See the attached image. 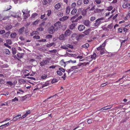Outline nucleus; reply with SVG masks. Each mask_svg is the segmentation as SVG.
<instances>
[{"label": "nucleus", "mask_w": 130, "mask_h": 130, "mask_svg": "<svg viewBox=\"0 0 130 130\" xmlns=\"http://www.w3.org/2000/svg\"><path fill=\"white\" fill-rule=\"evenodd\" d=\"M17 34L15 32H13L10 35V36L11 38H14L16 36Z\"/></svg>", "instance_id": "nucleus-28"}, {"label": "nucleus", "mask_w": 130, "mask_h": 130, "mask_svg": "<svg viewBox=\"0 0 130 130\" xmlns=\"http://www.w3.org/2000/svg\"><path fill=\"white\" fill-rule=\"evenodd\" d=\"M67 46L68 47H69L72 49L73 48V45H70V44H67Z\"/></svg>", "instance_id": "nucleus-54"}, {"label": "nucleus", "mask_w": 130, "mask_h": 130, "mask_svg": "<svg viewBox=\"0 0 130 130\" xmlns=\"http://www.w3.org/2000/svg\"><path fill=\"white\" fill-rule=\"evenodd\" d=\"M30 113V111L29 110L27 111L26 113L22 117V119L24 118L27 116L28 114Z\"/></svg>", "instance_id": "nucleus-13"}, {"label": "nucleus", "mask_w": 130, "mask_h": 130, "mask_svg": "<svg viewBox=\"0 0 130 130\" xmlns=\"http://www.w3.org/2000/svg\"><path fill=\"white\" fill-rule=\"evenodd\" d=\"M5 52L6 54L9 55L10 53V52L9 50L8 49H6V50Z\"/></svg>", "instance_id": "nucleus-51"}, {"label": "nucleus", "mask_w": 130, "mask_h": 130, "mask_svg": "<svg viewBox=\"0 0 130 130\" xmlns=\"http://www.w3.org/2000/svg\"><path fill=\"white\" fill-rule=\"evenodd\" d=\"M45 37L47 39H50L52 38V36L51 35H46Z\"/></svg>", "instance_id": "nucleus-29"}, {"label": "nucleus", "mask_w": 130, "mask_h": 130, "mask_svg": "<svg viewBox=\"0 0 130 130\" xmlns=\"http://www.w3.org/2000/svg\"><path fill=\"white\" fill-rule=\"evenodd\" d=\"M95 2L97 4H99L101 3V0H95Z\"/></svg>", "instance_id": "nucleus-61"}, {"label": "nucleus", "mask_w": 130, "mask_h": 130, "mask_svg": "<svg viewBox=\"0 0 130 130\" xmlns=\"http://www.w3.org/2000/svg\"><path fill=\"white\" fill-rule=\"evenodd\" d=\"M49 62L50 61L48 60H43L40 62V66H44Z\"/></svg>", "instance_id": "nucleus-3"}, {"label": "nucleus", "mask_w": 130, "mask_h": 130, "mask_svg": "<svg viewBox=\"0 0 130 130\" xmlns=\"http://www.w3.org/2000/svg\"><path fill=\"white\" fill-rule=\"evenodd\" d=\"M44 29L42 27H39L37 28L36 30L38 31H43Z\"/></svg>", "instance_id": "nucleus-36"}, {"label": "nucleus", "mask_w": 130, "mask_h": 130, "mask_svg": "<svg viewBox=\"0 0 130 130\" xmlns=\"http://www.w3.org/2000/svg\"><path fill=\"white\" fill-rule=\"evenodd\" d=\"M24 55L23 53H19L17 54V57L19 58H22Z\"/></svg>", "instance_id": "nucleus-18"}, {"label": "nucleus", "mask_w": 130, "mask_h": 130, "mask_svg": "<svg viewBox=\"0 0 130 130\" xmlns=\"http://www.w3.org/2000/svg\"><path fill=\"white\" fill-rule=\"evenodd\" d=\"M10 34V31H9L7 32L5 35V37H8Z\"/></svg>", "instance_id": "nucleus-43"}, {"label": "nucleus", "mask_w": 130, "mask_h": 130, "mask_svg": "<svg viewBox=\"0 0 130 130\" xmlns=\"http://www.w3.org/2000/svg\"><path fill=\"white\" fill-rule=\"evenodd\" d=\"M85 28V26L83 25H81L78 27V29L80 31H82Z\"/></svg>", "instance_id": "nucleus-7"}, {"label": "nucleus", "mask_w": 130, "mask_h": 130, "mask_svg": "<svg viewBox=\"0 0 130 130\" xmlns=\"http://www.w3.org/2000/svg\"><path fill=\"white\" fill-rule=\"evenodd\" d=\"M76 6V4L75 3H73L72 4L71 6V8H74Z\"/></svg>", "instance_id": "nucleus-45"}, {"label": "nucleus", "mask_w": 130, "mask_h": 130, "mask_svg": "<svg viewBox=\"0 0 130 130\" xmlns=\"http://www.w3.org/2000/svg\"><path fill=\"white\" fill-rule=\"evenodd\" d=\"M55 44V43L54 42L51 43L50 44H47L46 45V46L47 47H50L53 45Z\"/></svg>", "instance_id": "nucleus-30"}, {"label": "nucleus", "mask_w": 130, "mask_h": 130, "mask_svg": "<svg viewBox=\"0 0 130 130\" xmlns=\"http://www.w3.org/2000/svg\"><path fill=\"white\" fill-rule=\"evenodd\" d=\"M45 22H43L40 25V26L42 27H43L44 25V24L45 23Z\"/></svg>", "instance_id": "nucleus-64"}, {"label": "nucleus", "mask_w": 130, "mask_h": 130, "mask_svg": "<svg viewBox=\"0 0 130 130\" xmlns=\"http://www.w3.org/2000/svg\"><path fill=\"white\" fill-rule=\"evenodd\" d=\"M12 28V26L11 25H7L5 27V29L7 30H9Z\"/></svg>", "instance_id": "nucleus-25"}, {"label": "nucleus", "mask_w": 130, "mask_h": 130, "mask_svg": "<svg viewBox=\"0 0 130 130\" xmlns=\"http://www.w3.org/2000/svg\"><path fill=\"white\" fill-rule=\"evenodd\" d=\"M78 68H79L77 66H73L71 67L70 69L71 70H72V71H73L74 69H77Z\"/></svg>", "instance_id": "nucleus-21"}, {"label": "nucleus", "mask_w": 130, "mask_h": 130, "mask_svg": "<svg viewBox=\"0 0 130 130\" xmlns=\"http://www.w3.org/2000/svg\"><path fill=\"white\" fill-rule=\"evenodd\" d=\"M89 45L88 43H86L84 45H83L82 46V48H86L88 47L89 46Z\"/></svg>", "instance_id": "nucleus-16"}, {"label": "nucleus", "mask_w": 130, "mask_h": 130, "mask_svg": "<svg viewBox=\"0 0 130 130\" xmlns=\"http://www.w3.org/2000/svg\"><path fill=\"white\" fill-rule=\"evenodd\" d=\"M87 11L86 10H83L82 12V15L83 16H85L86 14Z\"/></svg>", "instance_id": "nucleus-42"}, {"label": "nucleus", "mask_w": 130, "mask_h": 130, "mask_svg": "<svg viewBox=\"0 0 130 130\" xmlns=\"http://www.w3.org/2000/svg\"><path fill=\"white\" fill-rule=\"evenodd\" d=\"M46 40L45 39L39 40H38V42H46Z\"/></svg>", "instance_id": "nucleus-55"}, {"label": "nucleus", "mask_w": 130, "mask_h": 130, "mask_svg": "<svg viewBox=\"0 0 130 130\" xmlns=\"http://www.w3.org/2000/svg\"><path fill=\"white\" fill-rule=\"evenodd\" d=\"M76 16H74L73 17H72L70 19V20H72L71 22L72 23H73L75 22H78V20H77V19L74 20V19H75L76 18Z\"/></svg>", "instance_id": "nucleus-10"}, {"label": "nucleus", "mask_w": 130, "mask_h": 130, "mask_svg": "<svg viewBox=\"0 0 130 130\" xmlns=\"http://www.w3.org/2000/svg\"><path fill=\"white\" fill-rule=\"evenodd\" d=\"M90 24V22L89 20H85L84 22V24L86 26H89Z\"/></svg>", "instance_id": "nucleus-12"}, {"label": "nucleus", "mask_w": 130, "mask_h": 130, "mask_svg": "<svg viewBox=\"0 0 130 130\" xmlns=\"http://www.w3.org/2000/svg\"><path fill=\"white\" fill-rule=\"evenodd\" d=\"M72 33V31L69 29L67 30L64 32V36L67 37L69 36Z\"/></svg>", "instance_id": "nucleus-6"}, {"label": "nucleus", "mask_w": 130, "mask_h": 130, "mask_svg": "<svg viewBox=\"0 0 130 130\" xmlns=\"http://www.w3.org/2000/svg\"><path fill=\"white\" fill-rule=\"evenodd\" d=\"M104 19V18H99L96 20L95 22L94 23V26H95L98 27L100 25V24L102 23L103 22L101 20H103Z\"/></svg>", "instance_id": "nucleus-2"}, {"label": "nucleus", "mask_w": 130, "mask_h": 130, "mask_svg": "<svg viewBox=\"0 0 130 130\" xmlns=\"http://www.w3.org/2000/svg\"><path fill=\"white\" fill-rule=\"evenodd\" d=\"M37 15V14L36 13H33L31 15V17L32 18H34Z\"/></svg>", "instance_id": "nucleus-41"}, {"label": "nucleus", "mask_w": 130, "mask_h": 130, "mask_svg": "<svg viewBox=\"0 0 130 130\" xmlns=\"http://www.w3.org/2000/svg\"><path fill=\"white\" fill-rule=\"evenodd\" d=\"M61 25V22L60 21H58L56 22L54 24V27L56 30H57L60 27Z\"/></svg>", "instance_id": "nucleus-4"}, {"label": "nucleus", "mask_w": 130, "mask_h": 130, "mask_svg": "<svg viewBox=\"0 0 130 130\" xmlns=\"http://www.w3.org/2000/svg\"><path fill=\"white\" fill-rule=\"evenodd\" d=\"M33 38H34L36 39H39L40 38V37L38 35H35L33 37Z\"/></svg>", "instance_id": "nucleus-48"}, {"label": "nucleus", "mask_w": 130, "mask_h": 130, "mask_svg": "<svg viewBox=\"0 0 130 130\" xmlns=\"http://www.w3.org/2000/svg\"><path fill=\"white\" fill-rule=\"evenodd\" d=\"M104 10L103 9H99L98 8H97L95 9V12L98 13H100L102 11H103Z\"/></svg>", "instance_id": "nucleus-24"}, {"label": "nucleus", "mask_w": 130, "mask_h": 130, "mask_svg": "<svg viewBox=\"0 0 130 130\" xmlns=\"http://www.w3.org/2000/svg\"><path fill=\"white\" fill-rule=\"evenodd\" d=\"M59 70L61 71H62L63 72H64L65 70L62 68H59Z\"/></svg>", "instance_id": "nucleus-58"}, {"label": "nucleus", "mask_w": 130, "mask_h": 130, "mask_svg": "<svg viewBox=\"0 0 130 130\" xmlns=\"http://www.w3.org/2000/svg\"><path fill=\"white\" fill-rule=\"evenodd\" d=\"M83 3V0H78L77 4L78 5H80Z\"/></svg>", "instance_id": "nucleus-32"}, {"label": "nucleus", "mask_w": 130, "mask_h": 130, "mask_svg": "<svg viewBox=\"0 0 130 130\" xmlns=\"http://www.w3.org/2000/svg\"><path fill=\"white\" fill-rule=\"evenodd\" d=\"M112 107V105H108L107 106H105L104 108L106 110H108L111 108Z\"/></svg>", "instance_id": "nucleus-26"}, {"label": "nucleus", "mask_w": 130, "mask_h": 130, "mask_svg": "<svg viewBox=\"0 0 130 130\" xmlns=\"http://www.w3.org/2000/svg\"><path fill=\"white\" fill-rule=\"evenodd\" d=\"M12 54L13 55L15 54L16 52V49L15 48H12Z\"/></svg>", "instance_id": "nucleus-35"}, {"label": "nucleus", "mask_w": 130, "mask_h": 130, "mask_svg": "<svg viewBox=\"0 0 130 130\" xmlns=\"http://www.w3.org/2000/svg\"><path fill=\"white\" fill-rule=\"evenodd\" d=\"M76 62V60H70L69 61H66V63H74Z\"/></svg>", "instance_id": "nucleus-33"}, {"label": "nucleus", "mask_w": 130, "mask_h": 130, "mask_svg": "<svg viewBox=\"0 0 130 130\" xmlns=\"http://www.w3.org/2000/svg\"><path fill=\"white\" fill-rule=\"evenodd\" d=\"M77 11V10L75 8H74L71 12V14L72 15H74Z\"/></svg>", "instance_id": "nucleus-19"}, {"label": "nucleus", "mask_w": 130, "mask_h": 130, "mask_svg": "<svg viewBox=\"0 0 130 130\" xmlns=\"http://www.w3.org/2000/svg\"><path fill=\"white\" fill-rule=\"evenodd\" d=\"M61 6V5L60 3H58L55 5L54 7L55 9L57 10L60 8Z\"/></svg>", "instance_id": "nucleus-9"}, {"label": "nucleus", "mask_w": 130, "mask_h": 130, "mask_svg": "<svg viewBox=\"0 0 130 130\" xmlns=\"http://www.w3.org/2000/svg\"><path fill=\"white\" fill-rule=\"evenodd\" d=\"M24 27H23L19 29V32L20 34H21L24 32Z\"/></svg>", "instance_id": "nucleus-20"}, {"label": "nucleus", "mask_w": 130, "mask_h": 130, "mask_svg": "<svg viewBox=\"0 0 130 130\" xmlns=\"http://www.w3.org/2000/svg\"><path fill=\"white\" fill-rule=\"evenodd\" d=\"M95 19V17H92L91 18L90 20L91 21H93Z\"/></svg>", "instance_id": "nucleus-60"}, {"label": "nucleus", "mask_w": 130, "mask_h": 130, "mask_svg": "<svg viewBox=\"0 0 130 130\" xmlns=\"http://www.w3.org/2000/svg\"><path fill=\"white\" fill-rule=\"evenodd\" d=\"M57 74L59 76H61L62 75V72L60 71H57Z\"/></svg>", "instance_id": "nucleus-47"}, {"label": "nucleus", "mask_w": 130, "mask_h": 130, "mask_svg": "<svg viewBox=\"0 0 130 130\" xmlns=\"http://www.w3.org/2000/svg\"><path fill=\"white\" fill-rule=\"evenodd\" d=\"M57 50H50L49 52L50 53H56L57 52Z\"/></svg>", "instance_id": "nucleus-56"}, {"label": "nucleus", "mask_w": 130, "mask_h": 130, "mask_svg": "<svg viewBox=\"0 0 130 130\" xmlns=\"http://www.w3.org/2000/svg\"><path fill=\"white\" fill-rule=\"evenodd\" d=\"M76 25L75 24L73 23L70 25L69 28L70 29L72 30L75 28Z\"/></svg>", "instance_id": "nucleus-15"}, {"label": "nucleus", "mask_w": 130, "mask_h": 130, "mask_svg": "<svg viewBox=\"0 0 130 130\" xmlns=\"http://www.w3.org/2000/svg\"><path fill=\"white\" fill-rule=\"evenodd\" d=\"M83 2L85 4H87L89 3V0H84Z\"/></svg>", "instance_id": "nucleus-53"}, {"label": "nucleus", "mask_w": 130, "mask_h": 130, "mask_svg": "<svg viewBox=\"0 0 130 130\" xmlns=\"http://www.w3.org/2000/svg\"><path fill=\"white\" fill-rule=\"evenodd\" d=\"M47 74H44L41 76V78L43 79H45L46 78H47Z\"/></svg>", "instance_id": "nucleus-31"}, {"label": "nucleus", "mask_w": 130, "mask_h": 130, "mask_svg": "<svg viewBox=\"0 0 130 130\" xmlns=\"http://www.w3.org/2000/svg\"><path fill=\"white\" fill-rule=\"evenodd\" d=\"M64 38V35H61L60 36V39L61 40H62Z\"/></svg>", "instance_id": "nucleus-62"}, {"label": "nucleus", "mask_w": 130, "mask_h": 130, "mask_svg": "<svg viewBox=\"0 0 130 130\" xmlns=\"http://www.w3.org/2000/svg\"><path fill=\"white\" fill-rule=\"evenodd\" d=\"M112 8L113 7L111 6H110L107 8V10L108 11H110L112 9Z\"/></svg>", "instance_id": "nucleus-49"}, {"label": "nucleus", "mask_w": 130, "mask_h": 130, "mask_svg": "<svg viewBox=\"0 0 130 130\" xmlns=\"http://www.w3.org/2000/svg\"><path fill=\"white\" fill-rule=\"evenodd\" d=\"M122 29L121 28H120L118 29V33H121L122 32Z\"/></svg>", "instance_id": "nucleus-50"}, {"label": "nucleus", "mask_w": 130, "mask_h": 130, "mask_svg": "<svg viewBox=\"0 0 130 130\" xmlns=\"http://www.w3.org/2000/svg\"><path fill=\"white\" fill-rule=\"evenodd\" d=\"M21 118V115H19L17 116H15L14 117L13 119V121H16L17 120L20 119Z\"/></svg>", "instance_id": "nucleus-14"}, {"label": "nucleus", "mask_w": 130, "mask_h": 130, "mask_svg": "<svg viewBox=\"0 0 130 130\" xmlns=\"http://www.w3.org/2000/svg\"><path fill=\"white\" fill-rule=\"evenodd\" d=\"M6 42L7 44L10 45H11L12 43L11 40H6Z\"/></svg>", "instance_id": "nucleus-44"}, {"label": "nucleus", "mask_w": 130, "mask_h": 130, "mask_svg": "<svg viewBox=\"0 0 130 130\" xmlns=\"http://www.w3.org/2000/svg\"><path fill=\"white\" fill-rule=\"evenodd\" d=\"M113 27V24L112 23L108 25L107 26L108 28L109 29H111Z\"/></svg>", "instance_id": "nucleus-38"}, {"label": "nucleus", "mask_w": 130, "mask_h": 130, "mask_svg": "<svg viewBox=\"0 0 130 130\" xmlns=\"http://www.w3.org/2000/svg\"><path fill=\"white\" fill-rule=\"evenodd\" d=\"M69 54L71 57H74L77 56L75 54Z\"/></svg>", "instance_id": "nucleus-52"}, {"label": "nucleus", "mask_w": 130, "mask_h": 130, "mask_svg": "<svg viewBox=\"0 0 130 130\" xmlns=\"http://www.w3.org/2000/svg\"><path fill=\"white\" fill-rule=\"evenodd\" d=\"M6 84L7 85L11 86L13 85V83L11 81H7L6 82Z\"/></svg>", "instance_id": "nucleus-34"}, {"label": "nucleus", "mask_w": 130, "mask_h": 130, "mask_svg": "<svg viewBox=\"0 0 130 130\" xmlns=\"http://www.w3.org/2000/svg\"><path fill=\"white\" fill-rule=\"evenodd\" d=\"M106 40H105L103 44H102V45H100L99 46L101 47L104 48V47L105 46L107 43Z\"/></svg>", "instance_id": "nucleus-22"}, {"label": "nucleus", "mask_w": 130, "mask_h": 130, "mask_svg": "<svg viewBox=\"0 0 130 130\" xmlns=\"http://www.w3.org/2000/svg\"><path fill=\"white\" fill-rule=\"evenodd\" d=\"M29 71L27 70H25L24 72L23 73L24 76L25 77L28 76L30 75L29 73H28Z\"/></svg>", "instance_id": "nucleus-11"}, {"label": "nucleus", "mask_w": 130, "mask_h": 130, "mask_svg": "<svg viewBox=\"0 0 130 130\" xmlns=\"http://www.w3.org/2000/svg\"><path fill=\"white\" fill-rule=\"evenodd\" d=\"M66 63V62H65L64 59H62L60 62V65L61 66H64L65 67Z\"/></svg>", "instance_id": "nucleus-8"}, {"label": "nucleus", "mask_w": 130, "mask_h": 130, "mask_svg": "<svg viewBox=\"0 0 130 130\" xmlns=\"http://www.w3.org/2000/svg\"><path fill=\"white\" fill-rule=\"evenodd\" d=\"M96 54L94 53L93 54V55H91V58L92 59L95 60L96 58Z\"/></svg>", "instance_id": "nucleus-27"}, {"label": "nucleus", "mask_w": 130, "mask_h": 130, "mask_svg": "<svg viewBox=\"0 0 130 130\" xmlns=\"http://www.w3.org/2000/svg\"><path fill=\"white\" fill-rule=\"evenodd\" d=\"M97 50L95 51L96 53L99 55L100 54L102 55L106 53V52L105 51V50L104 48L101 47L99 46L97 48Z\"/></svg>", "instance_id": "nucleus-1"}, {"label": "nucleus", "mask_w": 130, "mask_h": 130, "mask_svg": "<svg viewBox=\"0 0 130 130\" xmlns=\"http://www.w3.org/2000/svg\"><path fill=\"white\" fill-rule=\"evenodd\" d=\"M107 84H108L107 83V82L105 83H103L101 85V87H103L104 86H106Z\"/></svg>", "instance_id": "nucleus-59"}, {"label": "nucleus", "mask_w": 130, "mask_h": 130, "mask_svg": "<svg viewBox=\"0 0 130 130\" xmlns=\"http://www.w3.org/2000/svg\"><path fill=\"white\" fill-rule=\"evenodd\" d=\"M122 7L123 9H126L128 7V3L127 2H124L122 5Z\"/></svg>", "instance_id": "nucleus-17"}, {"label": "nucleus", "mask_w": 130, "mask_h": 130, "mask_svg": "<svg viewBox=\"0 0 130 130\" xmlns=\"http://www.w3.org/2000/svg\"><path fill=\"white\" fill-rule=\"evenodd\" d=\"M52 13V12L51 10H48L47 11V15L48 16H50L51 14Z\"/></svg>", "instance_id": "nucleus-46"}, {"label": "nucleus", "mask_w": 130, "mask_h": 130, "mask_svg": "<svg viewBox=\"0 0 130 130\" xmlns=\"http://www.w3.org/2000/svg\"><path fill=\"white\" fill-rule=\"evenodd\" d=\"M70 6H68L66 10V13L68 14L70 12Z\"/></svg>", "instance_id": "nucleus-23"}, {"label": "nucleus", "mask_w": 130, "mask_h": 130, "mask_svg": "<svg viewBox=\"0 0 130 130\" xmlns=\"http://www.w3.org/2000/svg\"><path fill=\"white\" fill-rule=\"evenodd\" d=\"M58 82L57 79H53L52 80V83L53 84L55 83Z\"/></svg>", "instance_id": "nucleus-39"}, {"label": "nucleus", "mask_w": 130, "mask_h": 130, "mask_svg": "<svg viewBox=\"0 0 130 130\" xmlns=\"http://www.w3.org/2000/svg\"><path fill=\"white\" fill-rule=\"evenodd\" d=\"M38 22H39L38 20H36L35 21L33 22V24L34 25H36L37 24H38Z\"/></svg>", "instance_id": "nucleus-63"}, {"label": "nucleus", "mask_w": 130, "mask_h": 130, "mask_svg": "<svg viewBox=\"0 0 130 130\" xmlns=\"http://www.w3.org/2000/svg\"><path fill=\"white\" fill-rule=\"evenodd\" d=\"M18 101V98H17V97H15L14 99H12V102H14L16 101Z\"/></svg>", "instance_id": "nucleus-57"}, {"label": "nucleus", "mask_w": 130, "mask_h": 130, "mask_svg": "<svg viewBox=\"0 0 130 130\" xmlns=\"http://www.w3.org/2000/svg\"><path fill=\"white\" fill-rule=\"evenodd\" d=\"M89 32V30H88L85 31L84 32V35H86L88 34Z\"/></svg>", "instance_id": "nucleus-40"}, {"label": "nucleus", "mask_w": 130, "mask_h": 130, "mask_svg": "<svg viewBox=\"0 0 130 130\" xmlns=\"http://www.w3.org/2000/svg\"><path fill=\"white\" fill-rule=\"evenodd\" d=\"M56 30L53 26H51L48 28L49 33L51 34H52L54 33L55 31Z\"/></svg>", "instance_id": "nucleus-5"}, {"label": "nucleus", "mask_w": 130, "mask_h": 130, "mask_svg": "<svg viewBox=\"0 0 130 130\" xmlns=\"http://www.w3.org/2000/svg\"><path fill=\"white\" fill-rule=\"evenodd\" d=\"M63 14V13L62 12H60L58 13L57 15L58 17H62Z\"/></svg>", "instance_id": "nucleus-37"}]
</instances>
